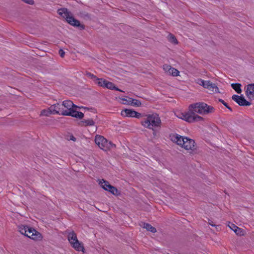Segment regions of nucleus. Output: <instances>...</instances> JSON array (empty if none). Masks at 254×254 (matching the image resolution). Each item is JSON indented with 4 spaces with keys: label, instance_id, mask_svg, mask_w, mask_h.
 <instances>
[{
    "label": "nucleus",
    "instance_id": "obj_1",
    "mask_svg": "<svg viewBox=\"0 0 254 254\" xmlns=\"http://www.w3.org/2000/svg\"><path fill=\"white\" fill-rule=\"evenodd\" d=\"M205 107L206 103L204 102L191 104L189 106L188 111L181 113L178 117L189 123L203 121L204 119L196 114L206 115Z\"/></svg>",
    "mask_w": 254,
    "mask_h": 254
},
{
    "label": "nucleus",
    "instance_id": "obj_2",
    "mask_svg": "<svg viewBox=\"0 0 254 254\" xmlns=\"http://www.w3.org/2000/svg\"><path fill=\"white\" fill-rule=\"evenodd\" d=\"M59 15L66 19V21L70 25L78 27L80 30H84L85 28L84 25L80 23V21L76 19L72 15L70 11H68L66 8H62L58 10Z\"/></svg>",
    "mask_w": 254,
    "mask_h": 254
},
{
    "label": "nucleus",
    "instance_id": "obj_3",
    "mask_svg": "<svg viewBox=\"0 0 254 254\" xmlns=\"http://www.w3.org/2000/svg\"><path fill=\"white\" fill-rule=\"evenodd\" d=\"M147 118L141 122V125L145 127L153 129V127H160L161 121L157 114L147 115Z\"/></svg>",
    "mask_w": 254,
    "mask_h": 254
},
{
    "label": "nucleus",
    "instance_id": "obj_4",
    "mask_svg": "<svg viewBox=\"0 0 254 254\" xmlns=\"http://www.w3.org/2000/svg\"><path fill=\"white\" fill-rule=\"evenodd\" d=\"M95 142L101 149L105 150L116 146L115 144L111 141H108L107 139L100 135H97L95 136Z\"/></svg>",
    "mask_w": 254,
    "mask_h": 254
},
{
    "label": "nucleus",
    "instance_id": "obj_5",
    "mask_svg": "<svg viewBox=\"0 0 254 254\" xmlns=\"http://www.w3.org/2000/svg\"><path fill=\"white\" fill-rule=\"evenodd\" d=\"M25 236L36 241H41L43 239L42 234L32 227H29Z\"/></svg>",
    "mask_w": 254,
    "mask_h": 254
},
{
    "label": "nucleus",
    "instance_id": "obj_6",
    "mask_svg": "<svg viewBox=\"0 0 254 254\" xmlns=\"http://www.w3.org/2000/svg\"><path fill=\"white\" fill-rule=\"evenodd\" d=\"M102 180L103 182L102 183L101 187L104 190L117 196L120 194V191L116 187L110 185L109 182L103 179Z\"/></svg>",
    "mask_w": 254,
    "mask_h": 254
},
{
    "label": "nucleus",
    "instance_id": "obj_7",
    "mask_svg": "<svg viewBox=\"0 0 254 254\" xmlns=\"http://www.w3.org/2000/svg\"><path fill=\"white\" fill-rule=\"evenodd\" d=\"M182 147L187 150H191L192 152H194L196 150V144L193 139L186 137Z\"/></svg>",
    "mask_w": 254,
    "mask_h": 254
},
{
    "label": "nucleus",
    "instance_id": "obj_8",
    "mask_svg": "<svg viewBox=\"0 0 254 254\" xmlns=\"http://www.w3.org/2000/svg\"><path fill=\"white\" fill-rule=\"evenodd\" d=\"M62 115L71 116L79 119H82L84 116L82 112L77 111L73 108H72L70 111L65 110L62 113Z\"/></svg>",
    "mask_w": 254,
    "mask_h": 254
},
{
    "label": "nucleus",
    "instance_id": "obj_9",
    "mask_svg": "<svg viewBox=\"0 0 254 254\" xmlns=\"http://www.w3.org/2000/svg\"><path fill=\"white\" fill-rule=\"evenodd\" d=\"M232 99L241 106H248L251 105V103L247 101L242 95L241 96L234 95Z\"/></svg>",
    "mask_w": 254,
    "mask_h": 254
},
{
    "label": "nucleus",
    "instance_id": "obj_10",
    "mask_svg": "<svg viewBox=\"0 0 254 254\" xmlns=\"http://www.w3.org/2000/svg\"><path fill=\"white\" fill-rule=\"evenodd\" d=\"M49 110H52L53 114H59L61 115L62 113L65 111V110L63 108L62 104L61 105L59 103L55 104L52 105L49 108Z\"/></svg>",
    "mask_w": 254,
    "mask_h": 254
},
{
    "label": "nucleus",
    "instance_id": "obj_11",
    "mask_svg": "<svg viewBox=\"0 0 254 254\" xmlns=\"http://www.w3.org/2000/svg\"><path fill=\"white\" fill-rule=\"evenodd\" d=\"M186 137H184L178 134H173L171 136V140L172 141L176 142L178 145L182 147L184 143Z\"/></svg>",
    "mask_w": 254,
    "mask_h": 254
},
{
    "label": "nucleus",
    "instance_id": "obj_12",
    "mask_svg": "<svg viewBox=\"0 0 254 254\" xmlns=\"http://www.w3.org/2000/svg\"><path fill=\"white\" fill-rule=\"evenodd\" d=\"M197 83L200 85L202 86L204 88H207L209 90L211 89V87H212V83L210 82L209 80H204L202 79H198Z\"/></svg>",
    "mask_w": 254,
    "mask_h": 254
},
{
    "label": "nucleus",
    "instance_id": "obj_13",
    "mask_svg": "<svg viewBox=\"0 0 254 254\" xmlns=\"http://www.w3.org/2000/svg\"><path fill=\"white\" fill-rule=\"evenodd\" d=\"M70 244L71 246L76 251H82L83 252V250L84 249V247L82 243L79 242L77 240L75 242L72 241L70 242Z\"/></svg>",
    "mask_w": 254,
    "mask_h": 254
},
{
    "label": "nucleus",
    "instance_id": "obj_14",
    "mask_svg": "<svg viewBox=\"0 0 254 254\" xmlns=\"http://www.w3.org/2000/svg\"><path fill=\"white\" fill-rule=\"evenodd\" d=\"M135 111L132 109H126L122 111L121 115L125 117H134Z\"/></svg>",
    "mask_w": 254,
    "mask_h": 254
},
{
    "label": "nucleus",
    "instance_id": "obj_15",
    "mask_svg": "<svg viewBox=\"0 0 254 254\" xmlns=\"http://www.w3.org/2000/svg\"><path fill=\"white\" fill-rule=\"evenodd\" d=\"M230 228L235 232V233L239 236H244V231L238 226H236L234 224H232V226H230Z\"/></svg>",
    "mask_w": 254,
    "mask_h": 254
},
{
    "label": "nucleus",
    "instance_id": "obj_16",
    "mask_svg": "<svg viewBox=\"0 0 254 254\" xmlns=\"http://www.w3.org/2000/svg\"><path fill=\"white\" fill-rule=\"evenodd\" d=\"M246 94L248 96L251 95L254 98V83H251L247 85Z\"/></svg>",
    "mask_w": 254,
    "mask_h": 254
},
{
    "label": "nucleus",
    "instance_id": "obj_17",
    "mask_svg": "<svg viewBox=\"0 0 254 254\" xmlns=\"http://www.w3.org/2000/svg\"><path fill=\"white\" fill-rule=\"evenodd\" d=\"M140 226L146 229L147 231H150L152 233H155L156 232V229L152 226L150 224L145 222H142V224Z\"/></svg>",
    "mask_w": 254,
    "mask_h": 254
},
{
    "label": "nucleus",
    "instance_id": "obj_18",
    "mask_svg": "<svg viewBox=\"0 0 254 254\" xmlns=\"http://www.w3.org/2000/svg\"><path fill=\"white\" fill-rule=\"evenodd\" d=\"M63 107H64L65 108H66V110L70 111L73 107H74V104L72 102V101L70 100H65L63 102L62 104Z\"/></svg>",
    "mask_w": 254,
    "mask_h": 254
},
{
    "label": "nucleus",
    "instance_id": "obj_19",
    "mask_svg": "<svg viewBox=\"0 0 254 254\" xmlns=\"http://www.w3.org/2000/svg\"><path fill=\"white\" fill-rule=\"evenodd\" d=\"M166 67L168 68V72L170 74L173 76H177L179 75V71L177 69L172 67L170 65H167Z\"/></svg>",
    "mask_w": 254,
    "mask_h": 254
},
{
    "label": "nucleus",
    "instance_id": "obj_20",
    "mask_svg": "<svg viewBox=\"0 0 254 254\" xmlns=\"http://www.w3.org/2000/svg\"><path fill=\"white\" fill-rule=\"evenodd\" d=\"M128 103V104L136 107H140L141 105V103L139 100L135 99H132L131 98H130L129 99Z\"/></svg>",
    "mask_w": 254,
    "mask_h": 254
},
{
    "label": "nucleus",
    "instance_id": "obj_21",
    "mask_svg": "<svg viewBox=\"0 0 254 254\" xmlns=\"http://www.w3.org/2000/svg\"><path fill=\"white\" fill-rule=\"evenodd\" d=\"M241 86L242 85L240 83H236L231 84L232 88L238 94H240L242 92Z\"/></svg>",
    "mask_w": 254,
    "mask_h": 254
},
{
    "label": "nucleus",
    "instance_id": "obj_22",
    "mask_svg": "<svg viewBox=\"0 0 254 254\" xmlns=\"http://www.w3.org/2000/svg\"><path fill=\"white\" fill-rule=\"evenodd\" d=\"M29 226L27 225H19L18 226L19 232L22 235L25 236V235L27 234V229L28 228Z\"/></svg>",
    "mask_w": 254,
    "mask_h": 254
},
{
    "label": "nucleus",
    "instance_id": "obj_23",
    "mask_svg": "<svg viewBox=\"0 0 254 254\" xmlns=\"http://www.w3.org/2000/svg\"><path fill=\"white\" fill-rule=\"evenodd\" d=\"M67 238L70 243L72 242V241L75 242L77 240L76 234L74 231L69 233L67 236Z\"/></svg>",
    "mask_w": 254,
    "mask_h": 254
},
{
    "label": "nucleus",
    "instance_id": "obj_24",
    "mask_svg": "<svg viewBox=\"0 0 254 254\" xmlns=\"http://www.w3.org/2000/svg\"><path fill=\"white\" fill-rule=\"evenodd\" d=\"M107 88L111 90H115L120 92H123V91L116 87L114 83L109 81H108L107 82Z\"/></svg>",
    "mask_w": 254,
    "mask_h": 254
},
{
    "label": "nucleus",
    "instance_id": "obj_25",
    "mask_svg": "<svg viewBox=\"0 0 254 254\" xmlns=\"http://www.w3.org/2000/svg\"><path fill=\"white\" fill-rule=\"evenodd\" d=\"M78 15L80 17H81L84 19H86V20H88V19H91L90 14L86 11H80Z\"/></svg>",
    "mask_w": 254,
    "mask_h": 254
},
{
    "label": "nucleus",
    "instance_id": "obj_26",
    "mask_svg": "<svg viewBox=\"0 0 254 254\" xmlns=\"http://www.w3.org/2000/svg\"><path fill=\"white\" fill-rule=\"evenodd\" d=\"M206 111V115L214 113L215 111V108L211 106H209L208 104H206V107H205V110L204 111Z\"/></svg>",
    "mask_w": 254,
    "mask_h": 254
},
{
    "label": "nucleus",
    "instance_id": "obj_27",
    "mask_svg": "<svg viewBox=\"0 0 254 254\" xmlns=\"http://www.w3.org/2000/svg\"><path fill=\"white\" fill-rule=\"evenodd\" d=\"M81 123H85V126H92L95 125V122L92 119L83 120Z\"/></svg>",
    "mask_w": 254,
    "mask_h": 254
},
{
    "label": "nucleus",
    "instance_id": "obj_28",
    "mask_svg": "<svg viewBox=\"0 0 254 254\" xmlns=\"http://www.w3.org/2000/svg\"><path fill=\"white\" fill-rule=\"evenodd\" d=\"M85 75L93 80V81H95L96 80H98L99 78H98L96 75H94L93 74L91 73V72H89L88 71H86Z\"/></svg>",
    "mask_w": 254,
    "mask_h": 254
},
{
    "label": "nucleus",
    "instance_id": "obj_29",
    "mask_svg": "<svg viewBox=\"0 0 254 254\" xmlns=\"http://www.w3.org/2000/svg\"><path fill=\"white\" fill-rule=\"evenodd\" d=\"M53 114L52 110H43L41 111L40 116H49L50 115Z\"/></svg>",
    "mask_w": 254,
    "mask_h": 254
},
{
    "label": "nucleus",
    "instance_id": "obj_30",
    "mask_svg": "<svg viewBox=\"0 0 254 254\" xmlns=\"http://www.w3.org/2000/svg\"><path fill=\"white\" fill-rule=\"evenodd\" d=\"M168 40L169 41L174 44H178V41L177 39L176 38L175 36H174L173 34H170L168 36Z\"/></svg>",
    "mask_w": 254,
    "mask_h": 254
},
{
    "label": "nucleus",
    "instance_id": "obj_31",
    "mask_svg": "<svg viewBox=\"0 0 254 254\" xmlns=\"http://www.w3.org/2000/svg\"><path fill=\"white\" fill-rule=\"evenodd\" d=\"M219 101L220 102H221L222 104H223L224 105V106H225L229 110H230V111H232V109L231 107H230L228 104L226 102H225L223 99H219Z\"/></svg>",
    "mask_w": 254,
    "mask_h": 254
},
{
    "label": "nucleus",
    "instance_id": "obj_32",
    "mask_svg": "<svg viewBox=\"0 0 254 254\" xmlns=\"http://www.w3.org/2000/svg\"><path fill=\"white\" fill-rule=\"evenodd\" d=\"M106 80V79L104 78H99L98 80H96L95 81V83L97 84H98V86L102 87L103 85V81Z\"/></svg>",
    "mask_w": 254,
    "mask_h": 254
},
{
    "label": "nucleus",
    "instance_id": "obj_33",
    "mask_svg": "<svg viewBox=\"0 0 254 254\" xmlns=\"http://www.w3.org/2000/svg\"><path fill=\"white\" fill-rule=\"evenodd\" d=\"M212 87H211V89L213 90L214 89L215 93H220L219 88L215 85L214 83H212Z\"/></svg>",
    "mask_w": 254,
    "mask_h": 254
},
{
    "label": "nucleus",
    "instance_id": "obj_34",
    "mask_svg": "<svg viewBox=\"0 0 254 254\" xmlns=\"http://www.w3.org/2000/svg\"><path fill=\"white\" fill-rule=\"evenodd\" d=\"M59 54L62 58H63L64 56L65 53L63 49H60L59 51Z\"/></svg>",
    "mask_w": 254,
    "mask_h": 254
},
{
    "label": "nucleus",
    "instance_id": "obj_35",
    "mask_svg": "<svg viewBox=\"0 0 254 254\" xmlns=\"http://www.w3.org/2000/svg\"><path fill=\"white\" fill-rule=\"evenodd\" d=\"M24 2H25L26 3L29 4H33L34 3V0H22Z\"/></svg>",
    "mask_w": 254,
    "mask_h": 254
},
{
    "label": "nucleus",
    "instance_id": "obj_36",
    "mask_svg": "<svg viewBox=\"0 0 254 254\" xmlns=\"http://www.w3.org/2000/svg\"><path fill=\"white\" fill-rule=\"evenodd\" d=\"M135 113H136V114H135V115H134V117L137 118V119H139L140 118H141L142 117V115L140 113H138L136 111H135Z\"/></svg>",
    "mask_w": 254,
    "mask_h": 254
},
{
    "label": "nucleus",
    "instance_id": "obj_37",
    "mask_svg": "<svg viewBox=\"0 0 254 254\" xmlns=\"http://www.w3.org/2000/svg\"><path fill=\"white\" fill-rule=\"evenodd\" d=\"M83 108L85 109V110H93L94 113L96 112V109H95L94 108H89L87 107H83Z\"/></svg>",
    "mask_w": 254,
    "mask_h": 254
},
{
    "label": "nucleus",
    "instance_id": "obj_38",
    "mask_svg": "<svg viewBox=\"0 0 254 254\" xmlns=\"http://www.w3.org/2000/svg\"><path fill=\"white\" fill-rule=\"evenodd\" d=\"M107 82H108V80H104L103 81V85H102V87H104V88H107Z\"/></svg>",
    "mask_w": 254,
    "mask_h": 254
},
{
    "label": "nucleus",
    "instance_id": "obj_39",
    "mask_svg": "<svg viewBox=\"0 0 254 254\" xmlns=\"http://www.w3.org/2000/svg\"><path fill=\"white\" fill-rule=\"evenodd\" d=\"M74 107H73V108L76 110L77 109H81L83 108V106H78L74 104Z\"/></svg>",
    "mask_w": 254,
    "mask_h": 254
},
{
    "label": "nucleus",
    "instance_id": "obj_40",
    "mask_svg": "<svg viewBox=\"0 0 254 254\" xmlns=\"http://www.w3.org/2000/svg\"><path fill=\"white\" fill-rule=\"evenodd\" d=\"M70 139L75 141L76 140V138L72 135L70 136Z\"/></svg>",
    "mask_w": 254,
    "mask_h": 254
},
{
    "label": "nucleus",
    "instance_id": "obj_41",
    "mask_svg": "<svg viewBox=\"0 0 254 254\" xmlns=\"http://www.w3.org/2000/svg\"><path fill=\"white\" fill-rule=\"evenodd\" d=\"M209 225H210L211 226H213V227H215L216 226V225L214 224L213 223V222H212V221L211 222H209Z\"/></svg>",
    "mask_w": 254,
    "mask_h": 254
},
{
    "label": "nucleus",
    "instance_id": "obj_42",
    "mask_svg": "<svg viewBox=\"0 0 254 254\" xmlns=\"http://www.w3.org/2000/svg\"><path fill=\"white\" fill-rule=\"evenodd\" d=\"M167 65H164V67H163V68H164V69L165 70H167L168 71V68H167V67H166V66H167Z\"/></svg>",
    "mask_w": 254,
    "mask_h": 254
},
{
    "label": "nucleus",
    "instance_id": "obj_43",
    "mask_svg": "<svg viewBox=\"0 0 254 254\" xmlns=\"http://www.w3.org/2000/svg\"><path fill=\"white\" fill-rule=\"evenodd\" d=\"M122 100H123V101H127V99H126L125 98H122Z\"/></svg>",
    "mask_w": 254,
    "mask_h": 254
}]
</instances>
